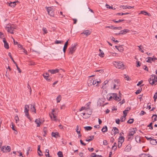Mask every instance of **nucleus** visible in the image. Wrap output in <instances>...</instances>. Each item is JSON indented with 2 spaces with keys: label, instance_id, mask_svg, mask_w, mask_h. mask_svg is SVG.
<instances>
[{
  "label": "nucleus",
  "instance_id": "obj_1",
  "mask_svg": "<svg viewBox=\"0 0 157 157\" xmlns=\"http://www.w3.org/2000/svg\"><path fill=\"white\" fill-rule=\"evenodd\" d=\"M120 85L119 80L118 79H115L112 81L111 89L113 90L118 89L119 88Z\"/></svg>",
  "mask_w": 157,
  "mask_h": 157
},
{
  "label": "nucleus",
  "instance_id": "obj_2",
  "mask_svg": "<svg viewBox=\"0 0 157 157\" xmlns=\"http://www.w3.org/2000/svg\"><path fill=\"white\" fill-rule=\"evenodd\" d=\"M148 81L149 83L151 85H155L157 82V77L155 75H152L151 77L149 79Z\"/></svg>",
  "mask_w": 157,
  "mask_h": 157
},
{
  "label": "nucleus",
  "instance_id": "obj_3",
  "mask_svg": "<svg viewBox=\"0 0 157 157\" xmlns=\"http://www.w3.org/2000/svg\"><path fill=\"white\" fill-rule=\"evenodd\" d=\"M15 28V26H14L13 25H8L6 27V29L7 32L11 34L13 33V31Z\"/></svg>",
  "mask_w": 157,
  "mask_h": 157
},
{
  "label": "nucleus",
  "instance_id": "obj_4",
  "mask_svg": "<svg viewBox=\"0 0 157 157\" xmlns=\"http://www.w3.org/2000/svg\"><path fill=\"white\" fill-rule=\"evenodd\" d=\"M76 49V45L75 44H72L68 48V53L69 54H72Z\"/></svg>",
  "mask_w": 157,
  "mask_h": 157
},
{
  "label": "nucleus",
  "instance_id": "obj_5",
  "mask_svg": "<svg viewBox=\"0 0 157 157\" xmlns=\"http://www.w3.org/2000/svg\"><path fill=\"white\" fill-rule=\"evenodd\" d=\"M54 8L53 7H46V9L47 10L48 13L50 16L54 17Z\"/></svg>",
  "mask_w": 157,
  "mask_h": 157
},
{
  "label": "nucleus",
  "instance_id": "obj_6",
  "mask_svg": "<svg viewBox=\"0 0 157 157\" xmlns=\"http://www.w3.org/2000/svg\"><path fill=\"white\" fill-rule=\"evenodd\" d=\"M114 64L116 67L118 69H123L124 68V65L122 62L120 61L118 62H115Z\"/></svg>",
  "mask_w": 157,
  "mask_h": 157
},
{
  "label": "nucleus",
  "instance_id": "obj_7",
  "mask_svg": "<svg viewBox=\"0 0 157 157\" xmlns=\"http://www.w3.org/2000/svg\"><path fill=\"white\" fill-rule=\"evenodd\" d=\"M1 150L4 153H7L10 151L11 148L10 146H5L2 147Z\"/></svg>",
  "mask_w": 157,
  "mask_h": 157
},
{
  "label": "nucleus",
  "instance_id": "obj_8",
  "mask_svg": "<svg viewBox=\"0 0 157 157\" xmlns=\"http://www.w3.org/2000/svg\"><path fill=\"white\" fill-rule=\"evenodd\" d=\"M29 105H25L24 112L25 113V115L29 119Z\"/></svg>",
  "mask_w": 157,
  "mask_h": 157
},
{
  "label": "nucleus",
  "instance_id": "obj_9",
  "mask_svg": "<svg viewBox=\"0 0 157 157\" xmlns=\"http://www.w3.org/2000/svg\"><path fill=\"white\" fill-rule=\"evenodd\" d=\"M85 111L86 113L87 116L85 117L84 118L87 119L90 117V115L91 114L92 111L90 109H86L85 110Z\"/></svg>",
  "mask_w": 157,
  "mask_h": 157
},
{
  "label": "nucleus",
  "instance_id": "obj_10",
  "mask_svg": "<svg viewBox=\"0 0 157 157\" xmlns=\"http://www.w3.org/2000/svg\"><path fill=\"white\" fill-rule=\"evenodd\" d=\"M113 98L116 101H119L121 100V97H117V94L116 93H113Z\"/></svg>",
  "mask_w": 157,
  "mask_h": 157
},
{
  "label": "nucleus",
  "instance_id": "obj_11",
  "mask_svg": "<svg viewBox=\"0 0 157 157\" xmlns=\"http://www.w3.org/2000/svg\"><path fill=\"white\" fill-rule=\"evenodd\" d=\"M157 59L156 58H152L150 57H148L146 59V61L148 63H151L152 61H155Z\"/></svg>",
  "mask_w": 157,
  "mask_h": 157
},
{
  "label": "nucleus",
  "instance_id": "obj_12",
  "mask_svg": "<svg viewBox=\"0 0 157 157\" xmlns=\"http://www.w3.org/2000/svg\"><path fill=\"white\" fill-rule=\"evenodd\" d=\"M136 130V128H133L131 129L128 133V136H133V135L135 133Z\"/></svg>",
  "mask_w": 157,
  "mask_h": 157
},
{
  "label": "nucleus",
  "instance_id": "obj_13",
  "mask_svg": "<svg viewBox=\"0 0 157 157\" xmlns=\"http://www.w3.org/2000/svg\"><path fill=\"white\" fill-rule=\"evenodd\" d=\"M3 41L4 43V46L5 48L6 49H8L9 48V44L5 38H3Z\"/></svg>",
  "mask_w": 157,
  "mask_h": 157
},
{
  "label": "nucleus",
  "instance_id": "obj_14",
  "mask_svg": "<svg viewBox=\"0 0 157 157\" xmlns=\"http://www.w3.org/2000/svg\"><path fill=\"white\" fill-rule=\"evenodd\" d=\"M91 33V32L88 30H85L83 31V32L81 33V34H83L85 35L86 36H88L89 35H90Z\"/></svg>",
  "mask_w": 157,
  "mask_h": 157
},
{
  "label": "nucleus",
  "instance_id": "obj_15",
  "mask_svg": "<svg viewBox=\"0 0 157 157\" xmlns=\"http://www.w3.org/2000/svg\"><path fill=\"white\" fill-rule=\"evenodd\" d=\"M131 146L130 144H128L125 148L124 151L126 152H129L131 149Z\"/></svg>",
  "mask_w": 157,
  "mask_h": 157
},
{
  "label": "nucleus",
  "instance_id": "obj_16",
  "mask_svg": "<svg viewBox=\"0 0 157 157\" xmlns=\"http://www.w3.org/2000/svg\"><path fill=\"white\" fill-rule=\"evenodd\" d=\"M112 131L113 132V134L114 135H115L117 133H119V130L116 127H113Z\"/></svg>",
  "mask_w": 157,
  "mask_h": 157
},
{
  "label": "nucleus",
  "instance_id": "obj_17",
  "mask_svg": "<svg viewBox=\"0 0 157 157\" xmlns=\"http://www.w3.org/2000/svg\"><path fill=\"white\" fill-rule=\"evenodd\" d=\"M50 117L52 120L55 121L57 120V117L56 115H54V113H52L51 114H50Z\"/></svg>",
  "mask_w": 157,
  "mask_h": 157
},
{
  "label": "nucleus",
  "instance_id": "obj_18",
  "mask_svg": "<svg viewBox=\"0 0 157 157\" xmlns=\"http://www.w3.org/2000/svg\"><path fill=\"white\" fill-rule=\"evenodd\" d=\"M94 83L93 79L92 78H89L87 82L88 86H90L93 85Z\"/></svg>",
  "mask_w": 157,
  "mask_h": 157
},
{
  "label": "nucleus",
  "instance_id": "obj_19",
  "mask_svg": "<svg viewBox=\"0 0 157 157\" xmlns=\"http://www.w3.org/2000/svg\"><path fill=\"white\" fill-rule=\"evenodd\" d=\"M52 136L53 137H54L55 138H57L58 136H59V133L58 132H52Z\"/></svg>",
  "mask_w": 157,
  "mask_h": 157
},
{
  "label": "nucleus",
  "instance_id": "obj_20",
  "mask_svg": "<svg viewBox=\"0 0 157 157\" xmlns=\"http://www.w3.org/2000/svg\"><path fill=\"white\" fill-rule=\"evenodd\" d=\"M59 70L56 69L55 70H49L48 71L50 72L52 74H54L58 72Z\"/></svg>",
  "mask_w": 157,
  "mask_h": 157
},
{
  "label": "nucleus",
  "instance_id": "obj_21",
  "mask_svg": "<svg viewBox=\"0 0 157 157\" xmlns=\"http://www.w3.org/2000/svg\"><path fill=\"white\" fill-rule=\"evenodd\" d=\"M68 40H67L65 43L64 46L63 48V51L64 53H65L66 52V50L67 48V45H68Z\"/></svg>",
  "mask_w": 157,
  "mask_h": 157
},
{
  "label": "nucleus",
  "instance_id": "obj_22",
  "mask_svg": "<svg viewBox=\"0 0 157 157\" xmlns=\"http://www.w3.org/2000/svg\"><path fill=\"white\" fill-rule=\"evenodd\" d=\"M44 78L47 81H50V79L48 78V74L47 72H46L43 75Z\"/></svg>",
  "mask_w": 157,
  "mask_h": 157
},
{
  "label": "nucleus",
  "instance_id": "obj_23",
  "mask_svg": "<svg viewBox=\"0 0 157 157\" xmlns=\"http://www.w3.org/2000/svg\"><path fill=\"white\" fill-rule=\"evenodd\" d=\"M124 138L123 136H120L118 139V143H123L124 141Z\"/></svg>",
  "mask_w": 157,
  "mask_h": 157
},
{
  "label": "nucleus",
  "instance_id": "obj_24",
  "mask_svg": "<svg viewBox=\"0 0 157 157\" xmlns=\"http://www.w3.org/2000/svg\"><path fill=\"white\" fill-rule=\"evenodd\" d=\"M150 143L152 145H156L157 143V142L156 139H154L152 138L150 140Z\"/></svg>",
  "mask_w": 157,
  "mask_h": 157
},
{
  "label": "nucleus",
  "instance_id": "obj_25",
  "mask_svg": "<svg viewBox=\"0 0 157 157\" xmlns=\"http://www.w3.org/2000/svg\"><path fill=\"white\" fill-rule=\"evenodd\" d=\"M129 30L128 29H124L123 30H121L120 32V34H124L127 33Z\"/></svg>",
  "mask_w": 157,
  "mask_h": 157
},
{
  "label": "nucleus",
  "instance_id": "obj_26",
  "mask_svg": "<svg viewBox=\"0 0 157 157\" xmlns=\"http://www.w3.org/2000/svg\"><path fill=\"white\" fill-rule=\"evenodd\" d=\"M18 1L17 2H10L9 4V6L11 7H13L16 6V2H18Z\"/></svg>",
  "mask_w": 157,
  "mask_h": 157
},
{
  "label": "nucleus",
  "instance_id": "obj_27",
  "mask_svg": "<svg viewBox=\"0 0 157 157\" xmlns=\"http://www.w3.org/2000/svg\"><path fill=\"white\" fill-rule=\"evenodd\" d=\"M35 122L37 124V127H39L41 122L39 119H36L35 120Z\"/></svg>",
  "mask_w": 157,
  "mask_h": 157
},
{
  "label": "nucleus",
  "instance_id": "obj_28",
  "mask_svg": "<svg viewBox=\"0 0 157 157\" xmlns=\"http://www.w3.org/2000/svg\"><path fill=\"white\" fill-rule=\"evenodd\" d=\"M31 110L32 112H34L35 113H36V109L35 107V105H33V106L32 105H31Z\"/></svg>",
  "mask_w": 157,
  "mask_h": 157
},
{
  "label": "nucleus",
  "instance_id": "obj_29",
  "mask_svg": "<svg viewBox=\"0 0 157 157\" xmlns=\"http://www.w3.org/2000/svg\"><path fill=\"white\" fill-rule=\"evenodd\" d=\"M101 131L103 132H106L107 131V127L106 126H104L102 128Z\"/></svg>",
  "mask_w": 157,
  "mask_h": 157
},
{
  "label": "nucleus",
  "instance_id": "obj_30",
  "mask_svg": "<svg viewBox=\"0 0 157 157\" xmlns=\"http://www.w3.org/2000/svg\"><path fill=\"white\" fill-rule=\"evenodd\" d=\"M94 83H93V85H94L96 84V83L98 84H99L101 82V80L100 79H96V80H93Z\"/></svg>",
  "mask_w": 157,
  "mask_h": 157
},
{
  "label": "nucleus",
  "instance_id": "obj_31",
  "mask_svg": "<svg viewBox=\"0 0 157 157\" xmlns=\"http://www.w3.org/2000/svg\"><path fill=\"white\" fill-rule=\"evenodd\" d=\"M135 139L136 142L138 143H140V137L138 136H137L135 137Z\"/></svg>",
  "mask_w": 157,
  "mask_h": 157
},
{
  "label": "nucleus",
  "instance_id": "obj_32",
  "mask_svg": "<svg viewBox=\"0 0 157 157\" xmlns=\"http://www.w3.org/2000/svg\"><path fill=\"white\" fill-rule=\"evenodd\" d=\"M130 109V108H129V110H125L124 111H123V113L124 114V116H123V117H125L127 113L126 112L129 111Z\"/></svg>",
  "mask_w": 157,
  "mask_h": 157
},
{
  "label": "nucleus",
  "instance_id": "obj_33",
  "mask_svg": "<svg viewBox=\"0 0 157 157\" xmlns=\"http://www.w3.org/2000/svg\"><path fill=\"white\" fill-rule=\"evenodd\" d=\"M45 152L46 153L45 155L46 157H52V156L49 155V150L48 149H46Z\"/></svg>",
  "mask_w": 157,
  "mask_h": 157
},
{
  "label": "nucleus",
  "instance_id": "obj_34",
  "mask_svg": "<svg viewBox=\"0 0 157 157\" xmlns=\"http://www.w3.org/2000/svg\"><path fill=\"white\" fill-rule=\"evenodd\" d=\"M61 99V97L60 95H59L56 98V100H57V103L60 102Z\"/></svg>",
  "mask_w": 157,
  "mask_h": 157
},
{
  "label": "nucleus",
  "instance_id": "obj_35",
  "mask_svg": "<svg viewBox=\"0 0 157 157\" xmlns=\"http://www.w3.org/2000/svg\"><path fill=\"white\" fill-rule=\"evenodd\" d=\"M117 49L120 52H122L124 50L123 48L121 46H120L118 47Z\"/></svg>",
  "mask_w": 157,
  "mask_h": 157
},
{
  "label": "nucleus",
  "instance_id": "obj_36",
  "mask_svg": "<svg viewBox=\"0 0 157 157\" xmlns=\"http://www.w3.org/2000/svg\"><path fill=\"white\" fill-rule=\"evenodd\" d=\"M8 56L10 57V58H11V60L13 61L14 63L15 64H16V63L14 61V60L13 59V57H12V56H11V53L9 52L8 53Z\"/></svg>",
  "mask_w": 157,
  "mask_h": 157
},
{
  "label": "nucleus",
  "instance_id": "obj_37",
  "mask_svg": "<svg viewBox=\"0 0 157 157\" xmlns=\"http://www.w3.org/2000/svg\"><path fill=\"white\" fill-rule=\"evenodd\" d=\"M44 134L43 136H45L47 134V129L45 127H44L43 129Z\"/></svg>",
  "mask_w": 157,
  "mask_h": 157
},
{
  "label": "nucleus",
  "instance_id": "obj_38",
  "mask_svg": "<svg viewBox=\"0 0 157 157\" xmlns=\"http://www.w3.org/2000/svg\"><path fill=\"white\" fill-rule=\"evenodd\" d=\"M99 51H100V54H99V55L100 56L103 57L104 56V53L100 49H99Z\"/></svg>",
  "mask_w": 157,
  "mask_h": 157
},
{
  "label": "nucleus",
  "instance_id": "obj_39",
  "mask_svg": "<svg viewBox=\"0 0 157 157\" xmlns=\"http://www.w3.org/2000/svg\"><path fill=\"white\" fill-rule=\"evenodd\" d=\"M84 128L87 131L90 130L92 129V127L91 126H86Z\"/></svg>",
  "mask_w": 157,
  "mask_h": 157
},
{
  "label": "nucleus",
  "instance_id": "obj_40",
  "mask_svg": "<svg viewBox=\"0 0 157 157\" xmlns=\"http://www.w3.org/2000/svg\"><path fill=\"white\" fill-rule=\"evenodd\" d=\"M156 115H153L152 116V120H153V122H154L155 121H156Z\"/></svg>",
  "mask_w": 157,
  "mask_h": 157
},
{
  "label": "nucleus",
  "instance_id": "obj_41",
  "mask_svg": "<svg viewBox=\"0 0 157 157\" xmlns=\"http://www.w3.org/2000/svg\"><path fill=\"white\" fill-rule=\"evenodd\" d=\"M57 155L59 157H63V155L62 152L61 151H59L57 153Z\"/></svg>",
  "mask_w": 157,
  "mask_h": 157
},
{
  "label": "nucleus",
  "instance_id": "obj_42",
  "mask_svg": "<svg viewBox=\"0 0 157 157\" xmlns=\"http://www.w3.org/2000/svg\"><path fill=\"white\" fill-rule=\"evenodd\" d=\"M140 13L144 14L145 15L149 16V15L150 14L149 13H148L147 12L144 11H141L140 12Z\"/></svg>",
  "mask_w": 157,
  "mask_h": 157
},
{
  "label": "nucleus",
  "instance_id": "obj_43",
  "mask_svg": "<svg viewBox=\"0 0 157 157\" xmlns=\"http://www.w3.org/2000/svg\"><path fill=\"white\" fill-rule=\"evenodd\" d=\"M111 27H112V29H117L118 30H121L122 28L121 27H113V26H111Z\"/></svg>",
  "mask_w": 157,
  "mask_h": 157
},
{
  "label": "nucleus",
  "instance_id": "obj_44",
  "mask_svg": "<svg viewBox=\"0 0 157 157\" xmlns=\"http://www.w3.org/2000/svg\"><path fill=\"white\" fill-rule=\"evenodd\" d=\"M89 138H90L89 139H87L86 140V141H89V142L91 141V140H92L93 139L94 136H90L89 137Z\"/></svg>",
  "mask_w": 157,
  "mask_h": 157
},
{
  "label": "nucleus",
  "instance_id": "obj_45",
  "mask_svg": "<svg viewBox=\"0 0 157 157\" xmlns=\"http://www.w3.org/2000/svg\"><path fill=\"white\" fill-rule=\"evenodd\" d=\"M134 120L133 119H131L128 120L127 121V123L128 124H132Z\"/></svg>",
  "mask_w": 157,
  "mask_h": 157
},
{
  "label": "nucleus",
  "instance_id": "obj_46",
  "mask_svg": "<svg viewBox=\"0 0 157 157\" xmlns=\"http://www.w3.org/2000/svg\"><path fill=\"white\" fill-rule=\"evenodd\" d=\"M76 131L77 132L78 134H80V130H78V126L77 125L76 128Z\"/></svg>",
  "mask_w": 157,
  "mask_h": 157
},
{
  "label": "nucleus",
  "instance_id": "obj_47",
  "mask_svg": "<svg viewBox=\"0 0 157 157\" xmlns=\"http://www.w3.org/2000/svg\"><path fill=\"white\" fill-rule=\"evenodd\" d=\"M153 98H154L155 101H156V99L157 98V92H156L155 93V94L154 95V96L153 97Z\"/></svg>",
  "mask_w": 157,
  "mask_h": 157
},
{
  "label": "nucleus",
  "instance_id": "obj_48",
  "mask_svg": "<svg viewBox=\"0 0 157 157\" xmlns=\"http://www.w3.org/2000/svg\"><path fill=\"white\" fill-rule=\"evenodd\" d=\"M138 47L139 48V50L142 53L144 52V51L142 50V48L143 47H142V46L141 45L139 46H138Z\"/></svg>",
  "mask_w": 157,
  "mask_h": 157
},
{
  "label": "nucleus",
  "instance_id": "obj_49",
  "mask_svg": "<svg viewBox=\"0 0 157 157\" xmlns=\"http://www.w3.org/2000/svg\"><path fill=\"white\" fill-rule=\"evenodd\" d=\"M106 7L107 8L111 9H114L113 7L110 6L109 5H108L107 4H106ZM115 9V8L114 9Z\"/></svg>",
  "mask_w": 157,
  "mask_h": 157
},
{
  "label": "nucleus",
  "instance_id": "obj_50",
  "mask_svg": "<svg viewBox=\"0 0 157 157\" xmlns=\"http://www.w3.org/2000/svg\"><path fill=\"white\" fill-rule=\"evenodd\" d=\"M43 31L44 32V33H47V30L45 28H43L42 29Z\"/></svg>",
  "mask_w": 157,
  "mask_h": 157
},
{
  "label": "nucleus",
  "instance_id": "obj_51",
  "mask_svg": "<svg viewBox=\"0 0 157 157\" xmlns=\"http://www.w3.org/2000/svg\"><path fill=\"white\" fill-rule=\"evenodd\" d=\"M38 153L39 155L40 156H42L43 154H42V151L40 150V149L39 150H38Z\"/></svg>",
  "mask_w": 157,
  "mask_h": 157
},
{
  "label": "nucleus",
  "instance_id": "obj_52",
  "mask_svg": "<svg viewBox=\"0 0 157 157\" xmlns=\"http://www.w3.org/2000/svg\"><path fill=\"white\" fill-rule=\"evenodd\" d=\"M124 21V20H119L118 21H116L115 20H113V21L115 23H119L121 22Z\"/></svg>",
  "mask_w": 157,
  "mask_h": 157
},
{
  "label": "nucleus",
  "instance_id": "obj_53",
  "mask_svg": "<svg viewBox=\"0 0 157 157\" xmlns=\"http://www.w3.org/2000/svg\"><path fill=\"white\" fill-rule=\"evenodd\" d=\"M62 42L61 41L56 40L55 41V43L56 44H61Z\"/></svg>",
  "mask_w": 157,
  "mask_h": 157
},
{
  "label": "nucleus",
  "instance_id": "obj_54",
  "mask_svg": "<svg viewBox=\"0 0 157 157\" xmlns=\"http://www.w3.org/2000/svg\"><path fill=\"white\" fill-rule=\"evenodd\" d=\"M111 40L117 43L118 42V41L117 40H115V38L113 37H112V38L111 39Z\"/></svg>",
  "mask_w": 157,
  "mask_h": 157
},
{
  "label": "nucleus",
  "instance_id": "obj_55",
  "mask_svg": "<svg viewBox=\"0 0 157 157\" xmlns=\"http://www.w3.org/2000/svg\"><path fill=\"white\" fill-rule=\"evenodd\" d=\"M152 123H151L149 125H148L147 126L148 127H149L150 128L152 129H153V127H152Z\"/></svg>",
  "mask_w": 157,
  "mask_h": 157
},
{
  "label": "nucleus",
  "instance_id": "obj_56",
  "mask_svg": "<svg viewBox=\"0 0 157 157\" xmlns=\"http://www.w3.org/2000/svg\"><path fill=\"white\" fill-rule=\"evenodd\" d=\"M127 6H120V8H122L123 9H126V8Z\"/></svg>",
  "mask_w": 157,
  "mask_h": 157
},
{
  "label": "nucleus",
  "instance_id": "obj_57",
  "mask_svg": "<svg viewBox=\"0 0 157 157\" xmlns=\"http://www.w3.org/2000/svg\"><path fill=\"white\" fill-rule=\"evenodd\" d=\"M14 119L16 121V122H17L18 121H19V118L17 116H16L14 117Z\"/></svg>",
  "mask_w": 157,
  "mask_h": 157
},
{
  "label": "nucleus",
  "instance_id": "obj_58",
  "mask_svg": "<svg viewBox=\"0 0 157 157\" xmlns=\"http://www.w3.org/2000/svg\"><path fill=\"white\" fill-rule=\"evenodd\" d=\"M145 113H146L144 111H142L140 114V115H144Z\"/></svg>",
  "mask_w": 157,
  "mask_h": 157
},
{
  "label": "nucleus",
  "instance_id": "obj_59",
  "mask_svg": "<svg viewBox=\"0 0 157 157\" xmlns=\"http://www.w3.org/2000/svg\"><path fill=\"white\" fill-rule=\"evenodd\" d=\"M16 64V66L17 69L18 71L19 72V73H21V70L20 69V68L18 67V66H17V64Z\"/></svg>",
  "mask_w": 157,
  "mask_h": 157
},
{
  "label": "nucleus",
  "instance_id": "obj_60",
  "mask_svg": "<svg viewBox=\"0 0 157 157\" xmlns=\"http://www.w3.org/2000/svg\"><path fill=\"white\" fill-rule=\"evenodd\" d=\"M141 91V90L140 89H139L136 91L135 93L136 94H139Z\"/></svg>",
  "mask_w": 157,
  "mask_h": 157
},
{
  "label": "nucleus",
  "instance_id": "obj_61",
  "mask_svg": "<svg viewBox=\"0 0 157 157\" xmlns=\"http://www.w3.org/2000/svg\"><path fill=\"white\" fill-rule=\"evenodd\" d=\"M108 144V142L106 140H104V141H103V144L105 145H107V144Z\"/></svg>",
  "mask_w": 157,
  "mask_h": 157
},
{
  "label": "nucleus",
  "instance_id": "obj_62",
  "mask_svg": "<svg viewBox=\"0 0 157 157\" xmlns=\"http://www.w3.org/2000/svg\"><path fill=\"white\" fill-rule=\"evenodd\" d=\"M125 117H122L121 118V122H124L125 121Z\"/></svg>",
  "mask_w": 157,
  "mask_h": 157
},
{
  "label": "nucleus",
  "instance_id": "obj_63",
  "mask_svg": "<svg viewBox=\"0 0 157 157\" xmlns=\"http://www.w3.org/2000/svg\"><path fill=\"white\" fill-rule=\"evenodd\" d=\"M120 120L119 119H117L116 120V122L117 124H120Z\"/></svg>",
  "mask_w": 157,
  "mask_h": 157
},
{
  "label": "nucleus",
  "instance_id": "obj_64",
  "mask_svg": "<svg viewBox=\"0 0 157 157\" xmlns=\"http://www.w3.org/2000/svg\"><path fill=\"white\" fill-rule=\"evenodd\" d=\"M96 155L95 153H92V155L90 156V157H95Z\"/></svg>",
  "mask_w": 157,
  "mask_h": 157
}]
</instances>
